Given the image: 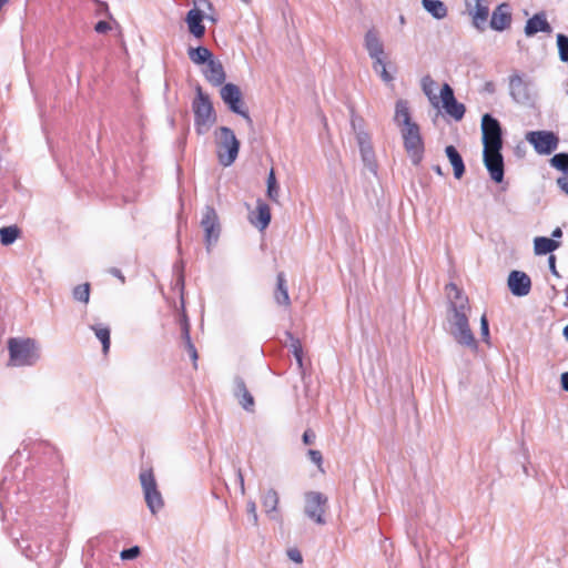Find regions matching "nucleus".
Masks as SVG:
<instances>
[{
	"instance_id": "3c124183",
	"label": "nucleus",
	"mask_w": 568,
	"mask_h": 568,
	"mask_svg": "<svg viewBox=\"0 0 568 568\" xmlns=\"http://www.w3.org/2000/svg\"><path fill=\"white\" fill-rule=\"evenodd\" d=\"M314 440H315V433L310 429L305 430L303 434L304 444L311 445L314 443Z\"/></svg>"
},
{
	"instance_id": "4468645a",
	"label": "nucleus",
	"mask_w": 568,
	"mask_h": 568,
	"mask_svg": "<svg viewBox=\"0 0 568 568\" xmlns=\"http://www.w3.org/2000/svg\"><path fill=\"white\" fill-rule=\"evenodd\" d=\"M501 149L484 150V164L489 172L493 181L501 183L504 180V159L500 153Z\"/></svg>"
},
{
	"instance_id": "f257e3e1",
	"label": "nucleus",
	"mask_w": 568,
	"mask_h": 568,
	"mask_svg": "<svg viewBox=\"0 0 568 568\" xmlns=\"http://www.w3.org/2000/svg\"><path fill=\"white\" fill-rule=\"evenodd\" d=\"M448 297L450 300L448 324L449 334L462 346L471 351H477L478 345L468 323V298L453 283L447 285Z\"/></svg>"
},
{
	"instance_id": "cd10ccee",
	"label": "nucleus",
	"mask_w": 568,
	"mask_h": 568,
	"mask_svg": "<svg viewBox=\"0 0 568 568\" xmlns=\"http://www.w3.org/2000/svg\"><path fill=\"white\" fill-rule=\"evenodd\" d=\"M559 246V242L545 236H538L534 240V251L536 255H545L551 253Z\"/></svg>"
},
{
	"instance_id": "864d4df0",
	"label": "nucleus",
	"mask_w": 568,
	"mask_h": 568,
	"mask_svg": "<svg viewBox=\"0 0 568 568\" xmlns=\"http://www.w3.org/2000/svg\"><path fill=\"white\" fill-rule=\"evenodd\" d=\"M186 346V349L191 356V358L196 362L197 359V352H196V348L195 346L193 345L192 341H189V345H185Z\"/></svg>"
},
{
	"instance_id": "393cba45",
	"label": "nucleus",
	"mask_w": 568,
	"mask_h": 568,
	"mask_svg": "<svg viewBox=\"0 0 568 568\" xmlns=\"http://www.w3.org/2000/svg\"><path fill=\"white\" fill-rule=\"evenodd\" d=\"M394 122L399 129L415 123L412 120L409 105L406 100L399 99L396 101Z\"/></svg>"
},
{
	"instance_id": "052dcab7",
	"label": "nucleus",
	"mask_w": 568,
	"mask_h": 568,
	"mask_svg": "<svg viewBox=\"0 0 568 568\" xmlns=\"http://www.w3.org/2000/svg\"><path fill=\"white\" fill-rule=\"evenodd\" d=\"M551 235H552V237H560L562 235V232L559 227H557L552 231Z\"/></svg>"
},
{
	"instance_id": "aec40b11",
	"label": "nucleus",
	"mask_w": 568,
	"mask_h": 568,
	"mask_svg": "<svg viewBox=\"0 0 568 568\" xmlns=\"http://www.w3.org/2000/svg\"><path fill=\"white\" fill-rule=\"evenodd\" d=\"M364 45L371 59L381 63V57L384 55V45L375 30H368L364 38Z\"/></svg>"
},
{
	"instance_id": "bf43d9fd",
	"label": "nucleus",
	"mask_w": 568,
	"mask_h": 568,
	"mask_svg": "<svg viewBox=\"0 0 568 568\" xmlns=\"http://www.w3.org/2000/svg\"><path fill=\"white\" fill-rule=\"evenodd\" d=\"M484 91L488 92V93H494L495 92V84L491 81H487L484 84Z\"/></svg>"
},
{
	"instance_id": "72a5a7b5",
	"label": "nucleus",
	"mask_w": 568,
	"mask_h": 568,
	"mask_svg": "<svg viewBox=\"0 0 568 568\" xmlns=\"http://www.w3.org/2000/svg\"><path fill=\"white\" fill-rule=\"evenodd\" d=\"M445 112L454 118L456 121H459L464 118V114L466 112V108L463 103H459L456 99L452 100L450 103L446 104L444 106Z\"/></svg>"
},
{
	"instance_id": "79ce46f5",
	"label": "nucleus",
	"mask_w": 568,
	"mask_h": 568,
	"mask_svg": "<svg viewBox=\"0 0 568 568\" xmlns=\"http://www.w3.org/2000/svg\"><path fill=\"white\" fill-rule=\"evenodd\" d=\"M139 554H140V548L138 546H134L129 549L122 550L120 554V557L123 560H130V559L136 558L139 556Z\"/></svg>"
},
{
	"instance_id": "4be33fe9",
	"label": "nucleus",
	"mask_w": 568,
	"mask_h": 568,
	"mask_svg": "<svg viewBox=\"0 0 568 568\" xmlns=\"http://www.w3.org/2000/svg\"><path fill=\"white\" fill-rule=\"evenodd\" d=\"M205 79L215 87H219L225 81V72L222 63L217 60H210L206 68L203 70Z\"/></svg>"
},
{
	"instance_id": "a18cd8bd",
	"label": "nucleus",
	"mask_w": 568,
	"mask_h": 568,
	"mask_svg": "<svg viewBox=\"0 0 568 568\" xmlns=\"http://www.w3.org/2000/svg\"><path fill=\"white\" fill-rule=\"evenodd\" d=\"M307 454H308L310 459L314 464H316L317 466H321V464L323 462V457H322V454L320 450L310 449Z\"/></svg>"
},
{
	"instance_id": "5fc2aeb1",
	"label": "nucleus",
	"mask_w": 568,
	"mask_h": 568,
	"mask_svg": "<svg viewBox=\"0 0 568 568\" xmlns=\"http://www.w3.org/2000/svg\"><path fill=\"white\" fill-rule=\"evenodd\" d=\"M236 476H237V480L240 484L241 494L244 495L245 494V485H244V477H243L241 469L237 470Z\"/></svg>"
},
{
	"instance_id": "37998d69",
	"label": "nucleus",
	"mask_w": 568,
	"mask_h": 568,
	"mask_svg": "<svg viewBox=\"0 0 568 568\" xmlns=\"http://www.w3.org/2000/svg\"><path fill=\"white\" fill-rule=\"evenodd\" d=\"M292 349H293V354L297 361V364L300 367H302V346L300 344V342L297 339L293 341L292 343Z\"/></svg>"
},
{
	"instance_id": "6e6552de",
	"label": "nucleus",
	"mask_w": 568,
	"mask_h": 568,
	"mask_svg": "<svg viewBox=\"0 0 568 568\" xmlns=\"http://www.w3.org/2000/svg\"><path fill=\"white\" fill-rule=\"evenodd\" d=\"M201 226L204 230L206 250L210 252L211 247L217 243L221 233L219 216L213 206L206 205L204 207Z\"/></svg>"
},
{
	"instance_id": "4c0bfd02",
	"label": "nucleus",
	"mask_w": 568,
	"mask_h": 568,
	"mask_svg": "<svg viewBox=\"0 0 568 568\" xmlns=\"http://www.w3.org/2000/svg\"><path fill=\"white\" fill-rule=\"evenodd\" d=\"M551 166L562 172L568 171V153H558L550 159Z\"/></svg>"
},
{
	"instance_id": "e433bc0d",
	"label": "nucleus",
	"mask_w": 568,
	"mask_h": 568,
	"mask_svg": "<svg viewBox=\"0 0 568 568\" xmlns=\"http://www.w3.org/2000/svg\"><path fill=\"white\" fill-rule=\"evenodd\" d=\"M373 69L375 72L379 74L382 80L386 83H389L394 80L393 75L387 71L386 64L384 62L383 57H381V63H377L376 60H373Z\"/></svg>"
},
{
	"instance_id": "7ed1b4c3",
	"label": "nucleus",
	"mask_w": 568,
	"mask_h": 568,
	"mask_svg": "<svg viewBox=\"0 0 568 568\" xmlns=\"http://www.w3.org/2000/svg\"><path fill=\"white\" fill-rule=\"evenodd\" d=\"M196 95L192 102L194 113V126L199 135L206 134L216 121L213 104L210 97L203 92L200 85L195 89Z\"/></svg>"
},
{
	"instance_id": "a211bd4d",
	"label": "nucleus",
	"mask_w": 568,
	"mask_h": 568,
	"mask_svg": "<svg viewBox=\"0 0 568 568\" xmlns=\"http://www.w3.org/2000/svg\"><path fill=\"white\" fill-rule=\"evenodd\" d=\"M234 397L237 399L239 404L246 412H253L255 402L254 397L247 389V386L244 379L241 376H235L233 379V388H232Z\"/></svg>"
},
{
	"instance_id": "c03bdc74",
	"label": "nucleus",
	"mask_w": 568,
	"mask_h": 568,
	"mask_svg": "<svg viewBox=\"0 0 568 568\" xmlns=\"http://www.w3.org/2000/svg\"><path fill=\"white\" fill-rule=\"evenodd\" d=\"M287 556H288V558H290L292 561H294V562H296V564H302V561H303L302 554H301V551H300L298 549H296V548H291V549H288V550H287Z\"/></svg>"
},
{
	"instance_id": "5701e85b",
	"label": "nucleus",
	"mask_w": 568,
	"mask_h": 568,
	"mask_svg": "<svg viewBox=\"0 0 568 568\" xmlns=\"http://www.w3.org/2000/svg\"><path fill=\"white\" fill-rule=\"evenodd\" d=\"M185 21L189 27V31L195 37V38H202L205 33V27L203 26V13L199 9H191L185 18Z\"/></svg>"
},
{
	"instance_id": "f8f14e48",
	"label": "nucleus",
	"mask_w": 568,
	"mask_h": 568,
	"mask_svg": "<svg viewBox=\"0 0 568 568\" xmlns=\"http://www.w3.org/2000/svg\"><path fill=\"white\" fill-rule=\"evenodd\" d=\"M351 124H352V129L355 133L356 142L359 148L361 155H362V160H363L364 164L368 169L372 170L374 166L375 155H374V150H373V145L371 142V136L367 132H365L363 130L362 120L352 118Z\"/></svg>"
},
{
	"instance_id": "c85d7f7f",
	"label": "nucleus",
	"mask_w": 568,
	"mask_h": 568,
	"mask_svg": "<svg viewBox=\"0 0 568 568\" xmlns=\"http://www.w3.org/2000/svg\"><path fill=\"white\" fill-rule=\"evenodd\" d=\"M423 8L435 19L442 20L447 16V7L440 0H422Z\"/></svg>"
},
{
	"instance_id": "dca6fc26",
	"label": "nucleus",
	"mask_w": 568,
	"mask_h": 568,
	"mask_svg": "<svg viewBox=\"0 0 568 568\" xmlns=\"http://www.w3.org/2000/svg\"><path fill=\"white\" fill-rule=\"evenodd\" d=\"M466 6L469 10V14L473 18L474 27L479 30H485V24L489 16V8L485 0H465Z\"/></svg>"
},
{
	"instance_id": "7c9ffc66",
	"label": "nucleus",
	"mask_w": 568,
	"mask_h": 568,
	"mask_svg": "<svg viewBox=\"0 0 568 568\" xmlns=\"http://www.w3.org/2000/svg\"><path fill=\"white\" fill-rule=\"evenodd\" d=\"M266 195L267 197L274 202V203H278V199H280V186L277 184V181H276V178H275V172H274V169H271L270 173H268V176H267V180H266Z\"/></svg>"
},
{
	"instance_id": "6ab92c4d",
	"label": "nucleus",
	"mask_w": 568,
	"mask_h": 568,
	"mask_svg": "<svg viewBox=\"0 0 568 568\" xmlns=\"http://www.w3.org/2000/svg\"><path fill=\"white\" fill-rule=\"evenodd\" d=\"M511 24V9L506 2L500 3L491 13L489 26L495 31H504Z\"/></svg>"
},
{
	"instance_id": "13d9d810",
	"label": "nucleus",
	"mask_w": 568,
	"mask_h": 568,
	"mask_svg": "<svg viewBox=\"0 0 568 568\" xmlns=\"http://www.w3.org/2000/svg\"><path fill=\"white\" fill-rule=\"evenodd\" d=\"M561 387L568 392V372L561 374Z\"/></svg>"
},
{
	"instance_id": "e2e57ef3",
	"label": "nucleus",
	"mask_w": 568,
	"mask_h": 568,
	"mask_svg": "<svg viewBox=\"0 0 568 568\" xmlns=\"http://www.w3.org/2000/svg\"><path fill=\"white\" fill-rule=\"evenodd\" d=\"M564 336L566 337V339L568 341V324L565 326L564 328Z\"/></svg>"
},
{
	"instance_id": "f3484780",
	"label": "nucleus",
	"mask_w": 568,
	"mask_h": 568,
	"mask_svg": "<svg viewBox=\"0 0 568 568\" xmlns=\"http://www.w3.org/2000/svg\"><path fill=\"white\" fill-rule=\"evenodd\" d=\"M261 504L271 520L278 521L281 519L278 511L280 494L275 488L270 487L261 493Z\"/></svg>"
},
{
	"instance_id": "680f3d73",
	"label": "nucleus",
	"mask_w": 568,
	"mask_h": 568,
	"mask_svg": "<svg viewBox=\"0 0 568 568\" xmlns=\"http://www.w3.org/2000/svg\"><path fill=\"white\" fill-rule=\"evenodd\" d=\"M434 170H435V172H436L437 174L443 175V172H442V169H440V166H439V165H436V166L434 168Z\"/></svg>"
},
{
	"instance_id": "f704fd0d",
	"label": "nucleus",
	"mask_w": 568,
	"mask_h": 568,
	"mask_svg": "<svg viewBox=\"0 0 568 568\" xmlns=\"http://www.w3.org/2000/svg\"><path fill=\"white\" fill-rule=\"evenodd\" d=\"M19 236V229L17 226H4L0 229V242L2 245L12 244Z\"/></svg>"
},
{
	"instance_id": "a878e982",
	"label": "nucleus",
	"mask_w": 568,
	"mask_h": 568,
	"mask_svg": "<svg viewBox=\"0 0 568 568\" xmlns=\"http://www.w3.org/2000/svg\"><path fill=\"white\" fill-rule=\"evenodd\" d=\"M274 300L281 306L288 307L291 305L285 275L282 272L278 273L276 276V288L274 292Z\"/></svg>"
},
{
	"instance_id": "ddd939ff",
	"label": "nucleus",
	"mask_w": 568,
	"mask_h": 568,
	"mask_svg": "<svg viewBox=\"0 0 568 568\" xmlns=\"http://www.w3.org/2000/svg\"><path fill=\"white\" fill-rule=\"evenodd\" d=\"M509 94L516 103L524 105L529 104L534 99L530 82L526 81L519 73L509 77Z\"/></svg>"
},
{
	"instance_id": "8fccbe9b",
	"label": "nucleus",
	"mask_w": 568,
	"mask_h": 568,
	"mask_svg": "<svg viewBox=\"0 0 568 568\" xmlns=\"http://www.w3.org/2000/svg\"><path fill=\"white\" fill-rule=\"evenodd\" d=\"M548 265H549V270L551 272L552 275H555L556 277H560V274L558 273L557 268H556V256L555 255H550L548 257Z\"/></svg>"
},
{
	"instance_id": "0e129e2a",
	"label": "nucleus",
	"mask_w": 568,
	"mask_h": 568,
	"mask_svg": "<svg viewBox=\"0 0 568 568\" xmlns=\"http://www.w3.org/2000/svg\"><path fill=\"white\" fill-rule=\"evenodd\" d=\"M242 1L245 2V3H248L251 0H242Z\"/></svg>"
},
{
	"instance_id": "c9c22d12",
	"label": "nucleus",
	"mask_w": 568,
	"mask_h": 568,
	"mask_svg": "<svg viewBox=\"0 0 568 568\" xmlns=\"http://www.w3.org/2000/svg\"><path fill=\"white\" fill-rule=\"evenodd\" d=\"M72 295L74 300L87 304L90 300V285L84 283L75 286L73 288Z\"/></svg>"
},
{
	"instance_id": "9b49d317",
	"label": "nucleus",
	"mask_w": 568,
	"mask_h": 568,
	"mask_svg": "<svg viewBox=\"0 0 568 568\" xmlns=\"http://www.w3.org/2000/svg\"><path fill=\"white\" fill-rule=\"evenodd\" d=\"M481 133L484 150L501 149V128L497 119L486 113L481 119Z\"/></svg>"
},
{
	"instance_id": "4d7b16f0",
	"label": "nucleus",
	"mask_w": 568,
	"mask_h": 568,
	"mask_svg": "<svg viewBox=\"0 0 568 568\" xmlns=\"http://www.w3.org/2000/svg\"><path fill=\"white\" fill-rule=\"evenodd\" d=\"M18 546H19V548H21V549H22L23 554H24L27 557L31 558V557L33 556V554H34V552H33V550H32L29 546L24 547V546H22L20 542L18 544Z\"/></svg>"
},
{
	"instance_id": "c756f323",
	"label": "nucleus",
	"mask_w": 568,
	"mask_h": 568,
	"mask_svg": "<svg viewBox=\"0 0 568 568\" xmlns=\"http://www.w3.org/2000/svg\"><path fill=\"white\" fill-rule=\"evenodd\" d=\"M187 55L197 65L207 64L213 59L212 52L205 47L189 48Z\"/></svg>"
},
{
	"instance_id": "20e7f679",
	"label": "nucleus",
	"mask_w": 568,
	"mask_h": 568,
	"mask_svg": "<svg viewBox=\"0 0 568 568\" xmlns=\"http://www.w3.org/2000/svg\"><path fill=\"white\" fill-rule=\"evenodd\" d=\"M216 155L223 166L232 165L240 150V142L234 132L227 126H220L214 132Z\"/></svg>"
},
{
	"instance_id": "2f4dec72",
	"label": "nucleus",
	"mask_w": 568,
	"mask_h": 568,
	"mask_svg": "<svg viewBox=\"0 0 568 568\" xmlns=\"http://www.w3.org/2000/svg\"><path fill=\"white\" fill-rule=\"evenodd\" d=\"M91 329L94 332L97 338L102 343V351L104 354L110 348V328L105 325H92Z\"/></svg>"
},
{
	"instance_id": "6e6d98bb",
	"label": "nucleus",
	"mask_w": 568,
	"mask_h": 568,
	"mask_svg": "<svg viewBox=\"0 0 568 568\" xmlns=\"http://www.w3.org/2000/svg\"><path fill=\"white\" fill-rule=\"evenodd\" d=\"M109 272H110V274H112L113 276H115V277L120 278L122 283H124V281H125V280H124V276H123L122 272H121L119 268H116V267H112V268H110V271H109Z\"/></svg>"
},
{
	"instance_id": "a19ab883",
	"label": "nucleus",
	"mask_w": 568,
	"mask_h": 568,
	"mask_svg": "<svg viewBox=\"0 0 568 568\" xmlns=\"http://www.w3.org/2000/svg\"><path fill=\"white\" fill-rule=\"evenodd\" d=\"M246 511H247V514L251 517L252 524L254 526H257L258 525V515H257V511H256V504H255L254 500H248L247 501V504H246Z\"/></svg>"
},
{
	"instance_id": "bb28decb",
	"label": "nucleus",
	"mask_w": 568,
	"mask_h": 568,
	"mask_svg": "<svg viewBox=\"0 0 568 568\" xmlns=\"http://www.w3.org/2000/svg\"><path fill=\"white\" fill-rule=\"evenodd\" d=\"M445 153L453 166L454 176L459 180L465 173V164L462 155L454 145L446 146Z\"/></svg>"
},
{
	"instance_id": "603ef678",
	"label": "nucleus",
	"mask_w": 568,
	"mask_h": 568,
	"mask_svg": "<svg viewBox=\"0 0 568 568\" xmlns=\"http://www.w3.org/2000/svg\"><path fill=\"white\" fill-rule=\"evenodd\" d=\"M557 185L560 187L562 192L568 195V178L561 176L557 179Z\"/></svg>"
},
{
	"instance_id": "1a4fd4ad",
	"label": "nucleus",
	"mask_w": 568,
	"mask_h": 568,
	"mask_svg": "<svg viewBox=\"0 0 568 568\" xmlns=\"http://www.w3.org/2000/svg\"><path fill=\"white\" fill-rule=\"evenodd\" d=\"M526 141L531 144L538 154L548 155L557 150L559 144L558 136L546 130L530 131L525 136Z\"/></svg>"
},
{
	"instance_id": "473e14b6",
	"label": "nucleus",
	"mask_w": 568,
	"mask_h": 568,
	"mask_svg": "<svg viewBox=\"0 0 568 568\" xmlns=\"http://www.w3.org/2000/svg\"><path fill=\"white\" fill-rule=\"evenodd\" d=\"M435 87H436V82L432 79L430 75H425L422 79V89H423L424 93L428 97V99L433 105L438 106V99L434 94Z\"/></svg>"
},
{
	"instance_id": "49530a36",
	"label": "nucleus",
	"mask_w": 568,
	"mask_h": 568,
	"mask_svg": "<svg viewBox=\"0 0 568 568\" xmlns=\"http://www.w3.org/2000/svg\"><path fill=\"white\" fill-rule=\"evenodd\" d=\"M182 337L185 341V345H189V341H191L190 336V324L187 323V320L184 318L182 324Z\"/></svg>"
},
{
	"instance_id": "412c9836",
	"label": "nucleus",
	"mask_w": 568,
	"mask_h": 568,
	"mask_svg": "<svg viewBox=\"0 0 568 568\" xmlns=\"http://www.w3.org/2000/svg\"><path fill=\"white\" fill-rule=\"evenodd\" d=\"M250 221L260 231H264L271 222L270 206L262 200H258L256 203V211L251 214Z\"/></svg>"
},
{
	"instance_id": "423d86ee",
	"label": "nucleus",
	"mask_w": 568,
	"mask_h": 568,
	"mask_svg": "<svg viewBox=\"0 0 568 568\" xmlns=\"http://www.w3.org/2000/svg\"><path fill=\"white\" fill-rule=\"evenodd\" d=\"M304 514L305 516L316 523L317 525H324L325 513L327 509V497L320 491H306L304 494Z\"/></svg>"
},
{
	"instance_id": "2eb2a0df",
	"label": "nucleus",
	"mask_w": 568,
	"mask_h": 568,
	"mask_svg": "<svg viewBox=\"0 0 568 568\" xmlns=\"http://www.w3.org/2000/svg\"><path fill=\"white\" fill-rule=\"evenodd\" d=\"M507 285L513 295L527 296L531 290V280L523 271H511L507 278Z\"/></svg>"
},
{
	"instance_id": "de8ad7c7",
	"label": "nucleus",
	"mask_w": 568,
	"mask_h": 568,
	"mask_svg": "<svg viewBox=\"0 0 568 568\" xmlns=\"http://www.w3.org/2000/svg\"><path fill=\"white\" fill-rule=\"evenodd\" d=\"M480 332H481V335H483L484 338H488V336H489V326H488V321H487L485 315H483L481 318H480Z\"/></svg>"
},
{
	"instance_id": "09e8293b",
	"label": "nucleus",
	"mask_w": 568,
	"mask_h": 568,
	"mask_svg": "<svg viewBox=\"0 0 568 568\" xmlns=\"http://www.w3.org/2000/svg\"><path fill=\"white\" fill-rule=\"evenodd\" d=\"M94 30L98 32V33H105L108 32L109 30H111V26L109 22L106 21H99L95 27H94Z\"/></svg>"
},
{
	"instance_id": "9d476101",
	"label": "nucleus",
	"mask_w": 568,
	"mask_h": 568,
	"mask_svg": "<svg viewBox=\"0 0 568 568\" xmlns=\"http://www.w3.org/2000/svg\"><path fill=\"white\" fill-rule=\"evenodd\" d=\"M221 99L223 102L229 106V109L245 119V121L252 125L253 121L247 112L246 109H244L243 101H242V93L240 88L236 84L233 83H226L222 87L221 91Z\"/></svg>"
},
{
	"instance_id": "39448f33",
	"label": "nucleus",
	"mask_w": 568,
	"mask_h": 568,
	"mask_svg": "<svg viewBox=\"0 0 568 568\" xmlns=\"http://www.w3.org/2000/svg\"><path fill=\"white\" fill-rule=\"evenodd\" d=\"M405 151L413 164L418 165L424 155V141L417 123L399 129Z\"/></svg>"
},
{
	"instance_id": "58836bf2",
	"label": "nucleus",
	"mask_w": 568,
	"mask_h": 568,
	"mask_svg": "<svg viewBox=\"0 0 568 568\" xmlns=\"http://www.w3.org/2000/svg\"><path fill=\"white\" fill-rule=\"evenodd\" d=\"M557 47L560 60L568 62V37L561 33L557 34Z\"/></svg>"
},
{
	"instance_id": "f03ea898",
	"label": "nucleus",
	"mask_w": 568,
	"mask_h": 568,
	"mask_svg": "<svg viewBox=\"0 0 568 568\" xmlns=\"http://www.w3.org/2000/svg\"><path fill=\"white\" fill-rule=\"evenodd\" d=\"M9 366H32L40 359V348L32 338L12 337L8 341Z\"/></svg>"
},
{
	"instance_id": "b1692460",
	"label": "nucleus",
	"mask_w": 568,
	"mask_h": 568,
	"mask_svg": "<svg viewBox=\"0 0 568 568\" xmlns=\"http://www.w3.org/2000/svg\"><path fill=\"white\" fill-rule=\"evenodd\" d=\"M551 27L548 23L544 13H537L530 18L525 27V34L531 37L537 32H550Z\"/></svg>"
},
{
	"instance_id": "0eeeda50",
	"label": "nucleus",
	"mask_w": 568,
	"mask_h": 568,
	"mask_svg": "<svg viewBox=\"0 0 568 568\" xmlns=\"http://www.w3.org/2000/svg\"><path fill=\"white\" fill-rule=\"evenodd\" d=\"M140 481L143 489L144 499L150 511L155 515L164 506L162 495L152 470H143L140 474Z\"/></svg>"
},
{
	"instance_id": "ea45409f",
	"label": "nucleus",
	"mask_w": 568,
	"mask_h": 568,
	"mask_svg": "<svg viewBox=\"0 0 568 568\" xmlns=\"http://www.w3.org/2000/svg\"><path fill=\"white\" fill-rule=\"evenodd\" d=\"M440 99L443 103V108L446 106V104L450 103L452 100H455L454 91L452 87L448 83H445L440 90Z\"/></svg>"
}]
</instances>
